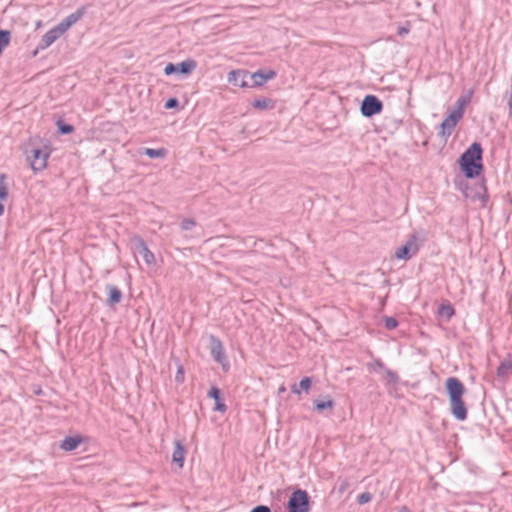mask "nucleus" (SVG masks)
<instances>
[{"mask_svg": "<svg viewBox=\"0 0 512 512\" xmlns=\"http://www.w3.org/2000/svg\"><path fill=\"white\" fill-rule=\"evenodd\" d=\"M445 388L449 397L451 414L458 421L466 420L468 413L463 401V395L466 392L464 384L456 377H449L445 382Z\"/></svg>", "mask_w": 512, "mask_h": 512, "instance_id": "f257e3e1", "label": "nucleus"}, {"mask_svg": "<svg viewBox=\"0 0 512 512\" xmlns=\"http://www.w3.org/2000/svg\"><path fill=\"white\" fill-rule=\"evenodd\" d=\"M482 155L483 149L480 143H472L460 156L458 164L461 171L468 179L478 177L482 170Z\"/></svg>", "mask_w": 512, "mask_h": 512, "instance_id": "f03ea898", "label": "nucleus"}, {"mask_svg": "<svg viewBox=\"0 0 512 512\" xmlns=\"http://www.w3.org/2000/svg\"><path fill=\"white\" fill-rule=\"evenodd\" d=\"M40 142L39 139H31L24 150L26 158L35 172L46 168L51 153L48 144L40 145Z\"/></svg>", "mask_w": 512, "mask_h": 512, "instance_id": "7ed1b4c3", "label": "nucleus"}, {"mask_svg": "<svg viewBox=\"0 0 512 512\" xmlns=\"http://www.w3.org/2000/svg\"><path fill=\"white\" fill-rule=\"evenodd\" d=\"M310 497L306 490L296 489L287 503L288 512H309Z\"/></svg>", "mask_w": 512, "mask_h": 512, "instance_id": "20e7f679", "label": "nucleus"}, {"mask_svg": "<svg viewBox=\"0 0 512 512\" xmlns=\"http://www.w3.org/2000/svg\"><path fill=\"white\" fill-rule=\"evenodd\" d=\"M209 348L210 353L215 362L219 363L224 371L229 369V362L225 355L224 347L220 339L214 335H210L209 337Z\"/></svg>", "mask_w": 512, "mask_h": 512, "instance_id": "39448f33", "label": "nucleus"}, {"mask_svg": "<svg viewBox=\"0 0 512 512\" xmlns=\"http://www.w3.org/2000/svg\"><path fill=\"white\" fill-rule=\"evenodd\" d=\"M383 110L382 101L375 95H366L360 106L361 114L364 117L370 118L374 115L381 113Z\"/></svg>", "mask_w": 512, "mask_h": 512, "instance_id": "423d86ee", "label": "nucleus"}, {"mask_svg": "<svg viewBox=\"0 0 512 512\" xmlns=\"http://www.w3.org/2000/svg\"><path fill=\"white\" fill-rule=\"evenodd\" d=\"M419 250V244H418V238L415 234H412L409 236L408 240L404 245L397 248L395 252V257L398 260H404L408 261L410 260L415 254H417Z\"/></svg>", "mask_w": 512, "mask_h": 512, "instance_id": "0eeeda50", "label": "nucleus"}, {"mask_svg": "<svg viewBox=\"0 0 512 512\" xmlns=\"http://www.w3.org/2000/svg\"><path fill=\"white\" fill-rule=\"evenodd\" d=\"M461 118L462 113L460 111H452L440 124L438 135L446 140L452 134Z\"/></svg>", "mask_w": 512, "mask_h": 512, "instance_id": "6e6552de", "label": "nucleus"}, {"mask_svg": "<svg viewBox=\"0 0 512 512\" xmlns=\"http://www.w3.org/2000/svg\"><path fill=\"white\" fill-rule=\"evenodd\" d=\"M131 243L133 251L140 254L147 265H152L155 263L154 254L149 250L142 237L134 236L131 239Z\"/></svg>", "mask_w": 512, "mask_h": 512, "instance_id": "1a4fd4ad", "label": "nucleus"}, {"mask_svg": "<svg viewBox=\"0 0 512 512\" xmlns=\"http://www.w3.org/2000/svg\"><path fill=\"white\" fill-rule=\"evenodd\" d=\"M64 32L61 28L56 25L50 30H48L40 39L36 50L33 52V55L36 56L39 50H45L49 46H51L58 38H60Z\"/></svg>", "mask_w": 512, "mask_h": 512, "instance_id": "9d476101", "label": "nucleus"}, {"mask_svg": "<svg viewBox=\"0 0 512 512\" xmlns=\"http://www.w3.org/2000/svg\"><path fill=\"white\" fill-rule=\"evenodd\" d=\"M250 76L251 73L247 70H232L228 74V82L233 86L241 88L251 87Z\"/></svg>", "mask_w": 512, "mask_h": 512, "instance_id": "9b49d317", "label": "nucleus"}, {"mask_svg": "<svg viewBox=\"0 0 512 512\" xmlns=\"http://www.w3.org/2000/svg\"><path fill=\"white\" fill-rule=\"evenodd\" d=\"M276 77V72L274 70H258L254 73H251V87H260L264 85L268 80H272Z\"/></svg>", "mask_w": 512, "mask_h": 512, "instance_id": "f8f14e48", "label": "nucleus"}, {"mask_svg": "<svg viewBox=\"0 0 512 512\" xmlns=\"http://www.w3.org/2000/svg\"><path fill=\"white\" fill-rule=\"evenodd\" d=\"M85 12V7H80L65 17L63 20H61L57 25L65 33L73 24L78 22L84 16Z\"/></svg>", "mask_w": 512, "mask_h": 512, "instance_id": "ddd939ff", "label": "nucleus"}, {"mask_svg": "<svg viewBox=\"0 0 512 512\" xmlns=\"http://www.w3.org/2000/svg\"><path fill=\"white\" fill-rule=\"evenodd\" d=\"M475 193L471 196L473 201L478 200L480 202L481 207H485L488 200L489 194L486 187L485 179H481L478 183L475 184Z\"/></svg>", "mask_w": 512, "mask_h": 512, "instance_id": "4468645a", "label": "nucleus"}, {"mask_svg": "<svg viewBox=\"0 0 512 512\" xmlns=\"http://www.w3.org/2000/svg\"><path fill=\"white\" fill-rule=\"evenodd\" d=\"M186 449L182 441L176 440L174 442V451L172 453V463L182 468L185 461Z\"/></svg>", "mask_w": 512, "mask_h": 512, "instance_id": "2eb2a0df", "label": "nucleus"}, {"mask_svg": "<svg viewBox=\"0 0 512 512\" xmlns=\"http://www.w3.org/2000/svg\"><path fill=\"white\" fill-rule=\"evenodd\" d=\"M208 397L212 398L215 401L214 410L218 412L224 413L227 410V406L225 405L223 398L221 396V391L218 387H212L208 391Z\"/></svg>", "mask_w": 512, "mask_h": 512, "instance_id": "dca6fc26", "label": "nucleus"}, {"mask_svg": "<svg viewBox=\"0 0 512 512\" xmlns=\"http://www.w3.org/2000/svg\"><path fill=\"white\" fill-rule=\"evenodd\" d=\"M106 290L108 291V298L106 300V304L108 306H114L115 304L120 303L122 300V292L117 286L107 284Z\"/></svg>", "mask_w": 512, "mask_h": 512, "instance_id": "f3484780", "label": "nucleus"}, {"mask_svg": "<svg viewBox=\"0 0 512 512\" xmlns=\"http://www.w3.org/2000/svg\"><path fill=\"white\" fill-rule=\"evenodd\" d=\"M335 402L330 398L329 395L324 396L323 399H315L313 401V409L318 413H322L327 409H333Z\"/></svg>", "mask_w": 512, "mask_h": 512, "instance_id": "a211bd4d", "label": "nucleus"}, {"mask_svg": "<svg viewBox=\"0 0 512 512\" xmlns=\"http://www.w3.org/2000/svg\"><path fill=\"white\" fill-rule=\"evenodd\" d=\"M82 440H83L82 437L79 435L67 436L62 440V442L60 444V448L64 451H73V450L77 449V447L82 442Z\"/></svg>", "mask_w": 512, "mask_h": 512, "instance_id": "6ab92c4d", "label": "nucleus"}, {"mask_svg": "<svg viewBox=\"0 0 512 512\" xmlns=\"http://www.w3.org/2000/svg\"><path fill=\"white\" fill-rule=\"evenodd\" d=\"M178 73L183 75L191 74L197 67V62L191 58H188L180 63H176Z\"/></svg>", "mask_w": 512, "mask_h": 512, "instance_id": "aec40b11", "label": "nucleus"}, {"mask_svg": "<svg viewBox=\"0 0 512 512\" xmlns=\"http://www.w3.org/2000/svg\"><path fill=\"white\" fill-rule=\"evenodd\" d=\"M252 106L259 110H270L275 107V102L271 98H259L252 102Z\"/></svg>", "mask_w": 512, "mask_h": 512, "instance_id": "412c9836", "label": "nucleus"}, {"mask_svg": "<svg viewBox=\"0 0 512 512\" xmlns=\"http://www.w3.org/2000/svg\"><path fill=\"white\" fill-rule=\"evenodd\" d=\"M512 370V361L503 360L497 368V376L501 378L507 377Z\"/></svg>", "mask_w": 512, "mask_h": 512, "instance_id": "4be33fe9", "label": "nucleus"}, {"mask_svg": "<svg viewBox=\"0 0 512 512\" xmlns=\"http://www.w3.org/2000/svg\"><path fill=\"white\" fill-rule=\"evenodd\" d=\"M142 154H145L151 159L156 158H163L166 156V149L160 148V149H153V148H144L141 152Z\"/></svg>", "mask_w": 512, "mask_h": 512, "instance_id": "5701e85b", "label": "nucleus"}, {"mask_svg": "<svg viewBox=\"0 0 512 512\" xmlns=\"http://www.w3.org/2000/svg\"><path fill=\"white\" fill-rule=\"evenodd\" d=\"M438 314L449 321L455 314V309L450 303L442 304L438 309Z\"/></svg>", "mask_w": 512, "mask_h": 512, "instance_id": "b1692460", "label": "nucleus"}, {"mask_svg": "<svg viewBox=\"0 0 512 512\" xmlns=\"http://www.w3.org/2000/svg\"><path fill=\"white\" fill-rule=\"evenodd\" d=\"M311 384H312V381L309 377H303L300 380L298 386L296 384H294L292 386V392L295 394H300V392H301L300 390L308 391L311 387Z\"/></svg>", "mask_w": 512, "mask_h": 512, "instance_id": "393cba45", "label": "nucleus"}, {"mask_svg": "<svg viewBox=\"0 0 512 512\" xmlns=\"http://www.w3.org/2000/svg\"><path fill=\"white\" fill-rule=\"evenodd\" d=\"M11 33L8 30H0V54L9 45Z\"/></svg>", "mask_w": 512, "mask_h": 512, "instance_id": "a878e982", "label": "nucleus"}, {"mask_svg": "<svg viewBox=\"0 0 512 512\" xmlns=\"http://www.w3.org/2000/svg\"><path fill=\"white\" fill-rule=\"evenodd\" d=\"M6 174H0V201L6 200L8 197V186L6 184Z\"/></svg>", "mask_w": 512, "mask_h": 512, "instance_id": "bb28decb", "label": "nucleus"}, {"mask_svg": "<svg viewBox=\"0 0 512 512\" xmlns=\"http://www.w3.org/2000/svg\"><path fill=\"white\" fill-rule=\"evenodd\" d=\"M56 124H57V128H58V132L61 135L70 134L74 130V127L71 124L65 123L62 120H58Z\"/></svg>", "mask_w": 512, "mask_h": 512, "instance_id": "cd10ccee", "label": "nucleus"}, {"mask_svg": "<svg viewBox=\"0 0 512 512\" xmlns=\"http://www.w3.org/2000/svg\"><path fill=\"white\" fill-rule=\"evenodd\" d=\"M471 100V93L468 95H464L458 98L457 100V109L454 111H460L463 114L464 108L469 104Z\"/></svg>", "mask_w": 512, "mask_h": 512, "instance_id": "c85d7f7f", "label": "nucleus"}, {"mask_svg": "<svg viewBox=\"0 0 512 512\" xmlns=\"http://www.w3.org/2000/svg\"><path fill=\"white\" fill-rule=\"evenodd\" d=\"M383 320L387 330H393L398 326V321L394 317L384 316Z\"/></svg>", "mask_w": 512, "mask_h": 512, "instance_id": "c756f323", "label": "nucleus"}, {"mask_svg": "<svg viewBox=\"0 0 512 512\" xmlns=\"http://www.w3.org/2000/svg\"><path fill=\"white\" fill-rule=\"evenodd\" d=\"M196 225V222L191 218H185L181 221V229L185 231L192 230Z\"/></svg>", "mask_w": 512, "mask_h": 512, "instance_id": "7c9ffc66", "label": "nucleus"}, {"mask_svg": "<svg viewBox=\"0 0 512 512\" xmlns=\"http://www.w3.org/2000/svg\"><path fill=\"white\" fill-rule=\"evenodd\" d=\"M372 500V494L370 492H363L358 495L357 503L359 505H363L369 503Z\"/></svg>", "mask_w": 512, "mask_h": 512, "instance_id": "2f4dec72", "label": "nucleus"}, {"mask_svg": "<svg viewBox=\"0 0 512 512\" xmlns=\"http://www.w3.org/2000/svg\"><path fill=\"white\" fill-rule=\"evenodd\" d=\"M385 374L392 384H396L399 381V376L395 371L385 368Z\"/></svg>", "mask_w": 512, "mask_h": 512, "instance_id": "473e14b6", "label": "nucleus"}, {"mask_svg": "<svg viewBox=\"0 0 512 512\" xmlns=\"http://www.w3.org/2000/svg\"><path fill=\"white\" fill-rule=\"evenodd\" d=\"M179 106V101L177 98L175 97H171L169 98L166 102H165V105L164 107L166 109H174V108H177Z\"/></svg>", "mask_w": 512, "mask_h": 512, "instance_id": "72a5a7b5", "label": "nucleus"}, {"mask_svg": "<svg viewBox=\"0 0 512 512\" xmlns=\"http://www.w3.org/2000/svg\"><path fill=\"white\" fill-rule=\"evenodd\" d=\"M164 73L167 76L178 73L176 64L168 63L164 68Z\"/></svg>", "mask_w": 512, "mask_h": 512, "instance_id": "f704fd0d", "label": "nucleus"}, {"mask_svg": "<svg viewBox=\"0 0 512 512\" xmlns=\"http://www.w3.org/2000/svg\"><path fill=\"white\" fill-rule=\"evenodd\" d=\"M175 380L178 383H183L184 382V368H183L182 365H179V367H178V370H177V373H176V376H175Z\"/></svg>", "mask_w": 512, "mask_h": 512, "instance_id": "c9c22d12", "label": "nucleus"}, {"mask_svg": "<svg viewBox=\"0 0 512 512\" xmlns=\"http://www.w3.org/2000/svg\"><path fill=\"white\" fill-rule=\"evenodd\" d=\"M370 365L373 367V369L375 371L378 370V369L384 370L386 368L385 364L380 359H375L374 362L372 364H370Z\"/></svg>", "mask_w": 512, "mask_h": 512, "instance_id": "e433bc0d", "label": "nucleus"}, {"mask_svg": "<svg viewBox=\"0 0 512 512\" xmlns=\"http://www.w3.org/2000/svg\"><path fill=\"white\" fill-rule=\"evenodd\" d=\"M250 512H271V509L266 505H258L252 508Z\"/></svg>", "mask_w": 512, "mask_h": 512, "instance_id": "4c0bfd02", "label": "nucleus"}, {"mask_svg": "<svg viewBox=\"0 0 512 512\" xmlns=\"http://www.w3.org/2000/svg\"><path fill=\"white\" fill-rule=\"evenodd\" d=\"M410 29L409 28H406L404 26H401L399 27L398 29V35L399 36H404L405 34L409 33Z\"/></svg>", "mask_w": 512, "mask_h": 512, "instance_id": "58836bf2", "label": "nucleus"}, {"mask_svg": "<svg viewBox=\"0 0 512 512\" xmlns=\"http://www.w3.org/2000/svg\"><path fill=\"white\" fill-rule=\"evenodd\" d=\"M400 512H410L406 506H402Z\"/></svg>", "mask_w": 512, "mask_h": 512, "instance_id": "ea45409f", "label": "nucleus"}]
</instances>
